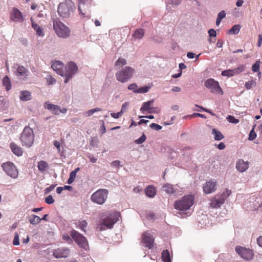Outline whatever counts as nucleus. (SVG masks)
<instances>
[{"label":"nucleus","instance_id":"obj_1","mask_svg":"<svg viewBox=\"0 0 262 262\" xmlns=\"http://www.w3.org/2000/svg\"><path fill=\"white\" fill-rule=\"evenodd\" d=\"M119 217V213L116 211L108 212L106 217L100 221L97 229L100 231L105 230L107 228H112Z\"/></svg>","mask_w":262,"mask_h":262},{"label":"nucleus","instance_id":"obj_2","mask_svg":"<svg viewBox=\"0 0 262 262\" xmlns=\"http://www.w3.org/2000/svg\"><path fill=\"white\" fill-rule=\"evenodd\" d=\"M53 27L59 37L65 39L70 37L71 30L58 18L53 20Z\"/></svg>","mask_w":262,"mask_h":262},{"label":"nucleus","instance_id":"obj_3","mask_svg":"<svg viewBox=\"0 0 262 262\" xmlns=\"http://www.w3.org/2000/svg\"><path fill=\"white\" fill-rule=\"evenodd\" d=\"M194 203V197L192 195H185L181 200L176 201L174 203V208L182 212L186 211L190 209Z\"/></svg>","mask_w":262,"mask_h":262},{"label":"nucleus","instance_id":"obj_4","mask_svg":"<svg viewBox=\"0 0 262 262\" xmlns=\"http://www.w3.org/2000/svg\"><path fill=\"white\" fill-rule=\"evenodd\" d=\"M74 5L71 0H65L64 2L60 3L58 7V13L62 18H68L73 12Z\"/></svg>","mask_w":262,"mask_h":262},{"label":"nucleus","instance_id":"obj_5","mask_svg":"<svg viewBox=\"0 0 262 262\" xmlns=\"http://www.w3.org/2000/svg\"><path fill=\"white\" fill-rule=\"evenodd\" d=\"M20 139L23 146L27 147L32 146L34 140V135L32 129L29 126H26L21 134Z\"/></svg>","mask_w":262,"mask_h":262},{"label":"nucleus","instance_id":"obj_6","mask_svg":"<svg viewBox=\"0 0 262 262\" xmlns=\"http://www.w3.org/2000/svg\"><path fill=\"white\" fill-rule=\"evenodd\" d=\"M135 72V70L134 68L126 66L116 73V77L120 82L124 83L132 77Z\"/></svg>","mask_w":262,"mask_h":262},{"label":"nucleus","instance_id":"obj_7","mask_svg":"<svg viewBox=\"0 0 262 262\" xmlns=\"http://www.w3.org/2000/svg\"><path fill=\"white\" fill-rule=\"evenodd\" d=\"M231 191L226 190L221 194L217 195L212 198L209 203L210 206L212 208H219L224 203L226 199L230 196Z\"/></svg>","mask_w":262,"mask_h":262},{"label":"nucleus","instance_id":"obj_8","mask_svg":"<svg viewBox=\"0 0 262 262\" xmlns=\"http://www.w3.org/2000/svg\"><path fill=\"white\" fill-rule=\"evenodd\" d=\"M78 71V67L74 62H68L64 67L63 74L61 76L65 77L64 83H67L76 74Z\"/></svg>","mask_w":262,"mask_h":262},{"label":"nucleus","instance_id":"obj_9","mask_svg":"<svg viewBox=\"0 0 262 262\" xmlns=\"http://www.w3.org/2000/svg\"><path fill=\"white\" fill-rule=\"evenodd\" d=\"M108 191L105 189H100L95 192L91 195L92 202L99 205L103 204L108 196Z\"/></svg>","mask_w":262,"mask_h":262},{"label":"nucleus","instance_id":"obj_10","mask_svg":"<svg viewBox=\"0 0 262 262\" xmlns=\"http://www.w3.org/2000/svg\"><path fill=\"white\" fill-rule=\"evenodd\" d=\"M236 253L242 258L247 260H251L254 256L253 251L245 247L237 246L235 248Z\"/></svg>","mask_w":262,"mask_h":262},{"label":"nucleus","instance_id":"obj_11","mask_svg":"<svg viewBox=\"0 0 262 262\" xmlns=\"http://www.w3.org/2000/svg\"><path fill=\"white\" fill-rule=\"evenodd\" d=\"M205 85L212 93L221 95L223 94V91L220 87L219 82L213 79H207L205 82Z\"/></svg>","mask_w":262,"mask_h":262},{"label":"nucleus","instance_id":"obj_12","mask_svg":"<svg viewBox=\"0 0 262 262\" xmlns=\"http://www.w3.org/2000/svg\"><path fill=\"white\" fill-rule=\"evenodd\" d=\"M71 236L80 247L85 250L88 248V242L84 236L74 230L71 231Z\"/></svg>","mask_w":262,"mask_h":262},{"label":"nucleus","instance_id":"obj_13","mask_svg":"<svg viewBox=\"0 0 262 262\" xmlns=\"http://www.w3.org/2000/svg\"><path fill=\"white\" fill-rule=\"evenodd\" d=\"M5 173L13 179L18 177V171L14 164L10 162L4 163L2 165Z\"/></svg>","mask_w":262,"mask_h":262},{"label":"nucleus","instance_id":"obj_14","mask_svg":"<svg viewBox=\"0 0 262 262\" xmlns=\"http://www.w3.org/2000/svg\"><path fill=\"white\" fill-rule=\"evenodd\" d=\"M78 10L80 13L85 17L89 18L90 14L89 13V8L90 7L91 0H78Z\"/></svg>","mask_w":262,"mask_h":262},{"label":"nucleus","instance_id":"obj_15","mask_svg":"<svg viewBox=\"0 0 262 262\" xmlns=\"http://www.w3.org/2000/svg\"><path fill=\"white\" fill-rule=\"evenodd\" d=\"M10 19L14 22L21 23L24 21L25 18L17 8H13L10 13Z\"/></svg>","mask_w":262,"mask_h":262},{"label":"nucleus","instance_id":"obj_16","mask_svg":"<svg viewBox=\"0 0 262 262\" xmlns=\"http://www.w3.org/2000/svg\"><path fill=\"white\" fill-rule=\"evenodd\" d=\"M216 181L211 180L207 181L203 185V191L206 194L213 193L216 189Z\"/></svg>","mask_w":262,"mask_h":262},{"label":"nucleus","instance_id":"obj_17","mask_svg":"<svg viewBox=\"0 0 262 262\" xmlns=\"http://www.w3.org/2000/svg\"><path fill=\"white\" fill-rule=\"evenodd\" d=\"M142 243L144 246L151 249L154 245V239L152 235L149 231L145 232L142 234Z\"/></svg>","mask_w":262,"mask_h":262},{"label":"nucleus","instance_id":"obj_18","mask_svg":"<svg viewBox=\"0 0 262 262\" xmlns=\"http://www.w3.org/2000/svg\"><path fill=\"white\" fill-rule=\"evenodd\" d=\"M70 253L68 248L61 247L55 249L53 251V256L56 258L67 257Z\"/></svg>","mask_w":262,"mask_h":262},{"label":"nucleus","instance_id":"obj_19","mask_svg":"<svg viewBox=\"0 0 262 262\" xmlns=\"http://www.w3.org/2000/svg\"><path fill=\"white\" fill-rule=\"evenodd\" d=\"M29 74V70L23 66H18L16 69L15 75L19 79L25 80Z\"/></svg>","mask_w":262,"mask_h":262},{"label":"nucleus","instance_id":"obj_20","mask_svg":"<svg viewBox=\"0 0 262 262\" xmlns=\"http://www.w3.org/2000/svg\"><path fill=\"white\" fill-rule=\"evenodd\" d=\"M51 67L58 74L61 76L63 74V70L62 69L63 68V64L61 61L57 60L55 61L52 63Z\"/></svg>","mask_w":262,"mask_h":262},{"label":"nucleus","instance_id":"obj_21","mask_svg":"<svg viewBox=\"0 0 262 262\" xmlns=\"http://www.w3.org/2000/svg\"><path fill=\"white\" fill-rule=\"evenodd\" d=\"M249 167L248 162L243 160H239L236 164V168L240 172L245 171Z\"/></svg>","mask_w":262,"mask_h":262},{"label":"nucleus","instance_id":"obj_22","mask_svg":"<svg viewBox=\"0 0 262 262\" xmlns=\"http://www.w3.org/2000/svg\"><path fill=\"white\" fill-rule=\"evenodd\" d=\"M44 107L45 108L50 111L52 113L55 115H59V106L58 105L46 102Z\"/></svg>","mask_w":262,"mask_h":262},{"label":"nucleus","instance_id":"obj_23","mask_svg":"<svg viewBox=\"0 0 262 262\" xmlns=\"http://www.w3.org/2000/svg\"><path fill=\"white\" fill-rule=\"evenodd\" d=\"M162 190L168 194H174L177 193V190L174 186L169 183L165 184L162 186Z\"/></svg>","mask_w":262,"mask_h":262},{"label":"nucleus","instance_id":"obj_24","mask_svg":"<svg viewBox=\"0 0 262 262\" xmlns=\"http://www.w3.org/2000/svg\"><path fill=\"white\" fill-rule=\"evenodd\" d=\"M10 147L14 154L17 156H21L23 154L22 148L14 143H11Z\"/></svg>","mask_w":262,"mask_h":262},{"label":"nucleus","instance_id":"obj_25","mask_svg":"<svg viewBox=\"0 0 262 262\" xmlns=\"http://www.w3.org/2000/svg\"><path fill=\"white\" fill-rule=\"evenodd\" d=\"M145 34L144 31L142 29H138L134 31L132 34L133 39L135 40H139L143 38Z\"/></svg>","mask_w":262,"mask_h":262},{"label":"nucleus","instance_id":"obj_26","mask_svg":"<svg viewBox=\"0 0 262 262\" xmlns=\"http://www.w3.org/2000/svg\"><path fill=\"white\" fill-rule=\"evenodd\" d=\"M153 102H154L153 100H149L146 102H144L142 104V105L140 108V111L142 113H143L145 111H147V112H149V111L150 110L152 109V107H151V105Z\"/></svg>","mask_w":262,"mask_h":262},{"label":"nucleus","instance_id":"obj_27","mask_svg":"<svg viewBox=\"0 0 262 262\" xmlns=\"http://www.w3.org/2000/svg\"><path fill=\"white\" fill-rule=\"evenodd\" d=\"M32 21V28L36 31V34L39 36H43L44 33L43 29L38 25L37 24L35 23L33 21V19L31 18Z\"/></svg>","mask_w":262,"mask_h":262},{"label":"nucleus","instance_id":"obj_28","mask_svg":"<svg viewBox=\"0 0 262 262\" xmlns=\"http://www.w3.org/2000/svg\"><path fill=\"white\" fill-rule=\"evenodd\" d=\"M20 100L23 101L30 100L31 99V93L28 91H23L20 92Z\"/></svg>","mask_w":262,"mask_h":262},{"label":"nucleus","instance_id":"obj_29","mask_svg":"<svg viewBox=\"0 0 262 262\" xmlns=\"http://www.w3.org/2000/svg\"><path fill=\"white\" fill-rule=\"evenodd\" d=\"M212 134L214 136V139L216 141H220L224 137L222 133L220 130L215 128H213L212 129Z\"/></svg>","mask_w":262,"mask_h":262},{"label":"nucleus","instance_id":"obj_30","mask_svg":"<svg viewBox=\"0 0 262 262\" xmlns=\"http://www.w3.org/2000/svg\"><path fill=\"white\" fill-rule=\"evenodd\" d=\"M146 195L149 198H153L156 194L155 188L151 186H148L145 190Z\"/></svg>","mask_w":262,"mask_h":262},{"label":"nucleus","instance_id":"obj_31","mask_svg":"<svg viewBox=\"0 0 262 262\" xmlns=\"http://www.w3.org/2000/svg\"><path fill=\"white\" fill-rule=\"evenodd\" d=\"M76 227L82 231L85 232L88 226V223L85 220L79 221L76 223Z\"/></svg>","mask_w":262,"mask_h":262},{"label":"nucleus","instance_id":"obj_32","mask_svg":"<svg viewBox=\"0 0 262 262\" xmlns=\"http://www.w3.org/2000/svg\"><path fill=\"white\" fill-rule=\"evenodd\" d=\"M161 258L163 262H171L170 254L167 250L163 251L162 252Z\"/></svg>","mask_w":262,"mask_h":262},{"label":"nucleus","instance_id":"obj_33","mask_svg":"<svg viewBox=\"0 0 262 262\" xmlns=\"http://www.w3.org/2000/svg\"><path fill=\"white\" fill-rule=\"evenodd\" d=\"M29 221L31 224L35 225L38 224L40 221V218L36 215L32 214L29 217Z\"/></svg>","mask_w":262,"mask_h":262},{"label":"nucleus","instance_id":"obj_34","mask_svg":"<svg viewBox=\"0 0 262 262\" xmlns=\"http://www.w3.org/2000/svg\"><path fill=\"white\" fill-rule=\"evenodd\" d=\"M3 84L5 86L6 90L9 91L11 88V84L8 76H5L3 79Z\"/></svg>","mask_w":262,"mask_h":262},{"label":"nucleus","instance_id":"obj_35","mask_svg":"<svg viewBox=\"0 0 262 262\" xmlns=\"http://www.w3.org/2000/svg\"><path fill=\"white\" fill-rule=\"evenodd\" d=\"M48 167L47 162L45 161H40L38 163L37 167L41 172H44Z\"/></svg>","mask_w":262,"mask_h":262},{"label":"nucleus","instance_id":"obj_36","mask_svg":"<svg viewBox=\"0 0 262 262\" xmlns=\"http://www.w3.org/2000/svg\"><path fill=\"white\" fill-rule=\"evenodd\" d=\"M240 29L241 26L239 25H235L230 29L229 32L231 34L236 35L238 33Z\"/></svg>","mask_w":262,"mask_h":262},{"label":"nucleus","instance_id":"obj_37","mask_svg":"<svg viewBox=\"0 0 262 262\" xmlns=\"http://www.w3.org/2000/svg\"><path fill=\"white\" fill-rule=\"evenodd\" d=\"M235 75L233 69H229L222 71V75L223 76L231 77Z\"/></svg>","mask_w":262,"mask_h":262},{"label":"nucleus","instance_id":"obj_38","mask_svg":"<svg viewBox=\"0 0 262 262\" xmlns=\"http://www.w3.org/2000/svg\"><path fill=\"white\" fill-rule=\"evenodd\" d=\"M46 79L48 85H54L56 82V79L51 75H47Z\"/></svg>","mask_w":262,"mask_h":262},{"label":"nucleus","instance_id":"obj_39","mask_svg":"<svg viewBox=\"0 0 262 262\" xmlns=\"http://www.w3.org/2000/svg\"><path fill=\"white\" fill-rule=\"evenodd\" d=\"M126 60L124 58H119L115 63V66L122 67L126 64Z\"/></svg>","mask_w":262,"mask_h":262},{"label":"nucleus","instance_id":"obj_40","mask_svg":"<svg viewBox=\"0 0 262 262\" xmlns=\"http://www.w3.org/2000/svg\"><path fill=\"white\" fill-rule=\"evenodd\" d=\"M150 88V87L148 86H145L143 87H141L138 89V90L137 91V93H139V94L146 93L148 92Z\"/></svg>","mask_w":262,"mask_h":262},{"label":"nucleus","instance_id":"obj_41","mask_svg":"<svg viewBox=\"0 0 262 262\" xmlns=\"http://www.w3.org/2000/svg\"><path fill=\"white\" fill-rule=\"evenodd\" d=\"M256 85V82L253 80L246 82L245 86L247 90H250Z\"/></svg>","mask_w":262,"mask_h":262},{"label":"nucleus","instance_id":"obj_42","mask_svg":"<svg viewBox=\"0 0 262 262\" xmlns=\"http://www.w3.org/2000/svg\"><path fill=\"white\" fill-rule=\"evenodd\" d=\"M226 119L228 122L233 124H237L239 121L238 119L231 115H228Z\"/></svg>","mask_w":262,"mask_h":262},{"label":"nucleus","instance_id":"obj_43","mask_svg":"<svg viewBox=\"0 0 262 262\" xmlns=\"http://www.w3.org/2000/svg\"><path fill=\"white\" fill-rule=\"evenodd\" d=\"M101 111V109L100 108L96 107V108L88 111L87 112H86L85 113V114H86L88 116L90 117V116H92L95 113L99 112Z\"/></svg>","mask_w":262,"mask_h":262},{"label":"nucleus","instance_id":"obj_44","mask_svg":"<svg viewBox=\"0 0 262 262\" xmlns=\"http://www.w3.org/2000/svg\"><path fill=\"white\" fill-rule=\"evenodd\" d=\"M76 174L73 171L71 172L70 173V177L68 180L67 183L69 184H72L75 180L76 178Z\"/></svg>","mask_w":262,"mask_h":262},{"label":"nucleus","instance_id":"obj_45","mask_svg":"<svg viewBox=\"0 0 262 262\" xmlns=\"http://www.w3.org/2000/svg\"><path fill=\"white\" fill-rule=\"evenodd\" d=\"M254 127L255 126H253V128L252 129V130L250 131L249 133L248 140L250 141L253 140L256 137V134L254 132Z\"/></svg>","mask_w":262,"mask_h":262},{"label":"nucleus","instance_id":"obj_46","mask_svg":"<svg viewBox=\"0 0 262 262\" xmlns=\"http://www.w3.org/2000/svg\"><path fill=\"white\" fill-rule=\"evenodd\" d=\"M233 70L235 73V75L238 74L244 71L245 67L244 65H240L237 68H235Z\"/></svg>","mask_w":262,"mask_h":262},{"label":"nucleus","instance_id":"obj_47","mask_svg":"<svg viewBox=\"0 0 262 262\" xmlns=\"http://www.w3.org/2000/svg\"><path fill=\"white\" fill-rule=\"evenodd\" d=\"M146 138L144 134H143L139 139L135 140V143L138 144L143 143L146 140Z\"/></svg>","mask_w":262,"mask_h":262},{"label":"nucleus","instance_id":"obj_48","mask_svg":"<svg viewBox=\"0 0 262 262\" xmlns=\"http://www.w3.org/2000/svg\"><path fill=\"white\" fill-rule=\"evenodd\" d=\"M138 85L136 83H134L130 84L128 86V89L129 90L133 91L134 93H137V91L138 90Z\"/></svg>","mask_w":262,"mask_h":262},{"label":"nucleus","instance_id":"obj_49","mask_svg":"<svg viewBox=\"0 0 262 262\" xmlns=\"http://www.w3.org/2000/svg\"><path fill=\"white\" fill-rule=\"evenodd\" d=\"M13 244L15 246H18L19 245V235L17 232H15L14 233Z\"/></svg>","mask_w":262,"mask_h":262},{"label":"nucleus","instance_id":"obj_50","mask_svg":"<svg viewBox=\"0 0 262 262\" xmlns=\"http://www.w3.org/2000/svg\"><path fill=\"white\" fill-rule=\"evenodd\" d=\"M259 63L260 61H257L254 64L252 65V70L254 72H256L259 70Z\"/></svg>","mask_w":262,"mask_h":262},{"label":"nucleus","instance_id":"obj_51","mask_svg":"<svg viewBox=\"0 0 262 262\" xmlns=\"http://www.w3.org/2000/svg\"><path fill=\"white\" fill-rule=\"evenodd\" d=\"M121 162L119 160H115L111 163V166L119 168L120 167H122V165H120Z\"/></svg>","mask_w":262,"mask_h":262},{"label":"nucleus","instance_id":"obj_52","mask_svg":"<svg viewBox=\"0 0 262 262\" xmlns=\"http://www.w3.org/2000/svg\"><path fill=\"white\" fill-rule=\"evenodd\" d=\"M45 201L48 204H52L54 202V200L51 195H49L46 198Z\"/></svg>","mask_w":262,"mask_h":262},{"label":"nucleus","instance_id":"obj_53","mask_svg":"<svg viewBox=\"0 0 262 262\" xmlns=\"http://www.w3.org/2000/svg\"><path fill=\"white\" fill-rule=\"evenodd\" d=\"M149 126L151 128L154 129L156 130H160L162 128V127L161 125L156 124L155 123H151Z\"/></svg>","mask_w":262,"mask_h":262},{"label":"nucleus","instance_id":"obj_54","mask_svg":"<svg viewBox=\"0 0 262 262\" xmlns=\"http://www.w3.org/2000/svg\"><path fill=\"white\" fill-rule=\"evenodd\" d=\"M122 115V112H119L118 113H111V116L114 119H118Z\"/></svg>","mask_w":262,"mask_h":262},{"label":"nucleus","instance_id":"obj_55","mask_svg":"<svg viewBox=\"0 0 262 262\" xmlns=\"http://www.w3.org/2000/svg\"><path fill=\"white\" fill-rule=\"evenodd\" d=\"M129 105V103L127 102H126L124 103L121 107V110L120 112H122V114L126 111L128 106Z\"/></svg>","mask_w":262,"mask_h":262},{"label":"nucleus","instance_id":"obj_56","mask_svg":"<svg viewBox=\"0 0 262 262\" xmlns=\"http://www.w3.org/2000/svg\"><path fill=\"white\" fill-rule=\"evenodd\" d=\"M195 106L196 107H198L199 108H200L201 110H202L203 111H204V112H207V113H209L212 116H215V114L213 113V112H212L210 110H208V109H207V108H204L203 107H201V106H199V105H195Z\"/></svg>","mask_w":262,"mask_h":262},{"label":"nucleus","instance_id":"obj_57","mask_svg":"<svg viewBox=\"0 0 262 262\" xmlns=\"http://www.w3.org/2000/svg\"><path fill=\"white\" fill-rule=\"evenodd\" d=\"M226 16V13L225 11L223 10L220 12L217 15V18L221 19H223Z\"/></svg>","mask_w":262,"mask_h":262},{"label":"nucleus","instance_id":"obj_58","mask_svg":"<svg viewBox=\"0 0 262 262\" xmlns=\"http://www.w3.org/2000/svg\"><path fill=\"white\" fill-rule=\"evenodd\" d=\"M208 34L210 37H215L216 36V32L213 29H209L208 31Z\"/></svg>","mask_w":262,"mask_h":262},{"label":"nucleus","instance_id":"obj_59","mask_svg":"<svg viewBox=\"0 0 262 262\" xmlns=\"http://www.w3.org/2000/svg\"><path fill=\"white\" fill-rule=\"evenodd\" d=\"M54 145L56 147L58 150V152H60V143L57 141L55 140L54 141Z\"/></svg>","mask_w":262,"mask_h":262},{"label":"nucleus","instance_id":"obj_60","mask_svg":"<svg viewBox=\"0 0 262 262\" xmlns=\"http://www.w3.org/2000/svg\"><path fill=\"white\" fill-rule=\"evenodd\" d=\"M88 157L90 159V161L92 163H96L97 160V159L91 154H89Z\"/></svg>","mask_w":262,"mask_h":262},{"label":"nucleus","instance_id":"obj_61","mask_svg":"<svg viewBox=\"0 0 262 262\" xmlns=\"http://www.w3.org/2000/svg\"><path fill=\"white\" fill-rule=\"evenodd\" d=\"M55 185H51L50 186L47 187L45 191L46 193H49L50 191H51L55 187Z\"/></svg>","mask_w":262,"mask_h":262},{"label":"nucleus","instance_id":"obj_62","mask_svg":"<svg viewBox=\"0 0 262 262\" xmlns=\"http://www.w3.org/2000/svg\"><path fill=\"white\" fill-rule=\"evenodd\" d=\"M62 238L64 241H67V242H68L69 243L71 242H72V239H71L70 236L67 234L63 235Z\"/></svg>","mask_w":262,"mask_h":262},{"label":"nucleus","instance_id":"obj_63","mask_svg":"<svg viewBox=\"0 0 262 262\" xmlns=\"http://www.w3.org/2000/svg\"><path fill=\"white\" fill-rule=\"evenodd\" d=\"M217 147L219 149L222 150L226 147V146L224 143L221 142L217 145Z\"/></svg>","mask_w":262,"mask_h":262},{"label":"nucleus","instance_id":"obj_64","mask_svg":"<svg viewBox=\"0 0 262 262\" xmlns=\"http://www.w3.org/2000/svg\"><path fill=\"white\" fill-rule=\"evenodd\" d=\"M257 243L259 246L262 247V236H260L257 238Z\"/></svg>","mask_w":262,"mask_h":262}]
</instances>
